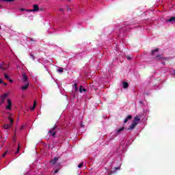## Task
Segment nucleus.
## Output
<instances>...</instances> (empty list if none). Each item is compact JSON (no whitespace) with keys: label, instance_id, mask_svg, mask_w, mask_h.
<instances>
[{"label":"nucleus","instance_id":"nucleus-1","mask_svg":"<svg viewBox=\"0 0 175 175\" xmlns=\"http://www.w3.org/2000/svg\"><path fill=\"white\" fill-rule=\"evenodd\" d=\"M57 126L55 125L53 128H52L49 131V136H52V137H55V135L57 134Z\"/></svg>","mask_w":175,"mask_h":175},{"label":"nucleus","instance_id":"nucleus-2","mask_svg":"<svg viewBox=\"0 0 175 175\" xmlns=\"http://www.w3.org/2000/svg\"><path fill=\"white\" fill-rule=\"evenodd\" d=\"M154 59H156V61H162V59H165V61H167V57H164L163 55H154Z\"/></svg>","mask_w":175,"mask_h":175},{"label":"nucleus","instance_id":"nucleus-3","mask_svg":"<svg viewBox=\"0 0 175 175\" xmlns=\"http://www.w3.org/2000/svg\"><path fill=\"white\" fill-rule=\"evenodd\" d=\"M8 120L10 121V124H5L3 126L5 129H9V128H10L12 125H13V119L12 118V117H8Z\"/></svg>","mask_w":175,"mask_h":175},{"label":"nucleus","instance_id":"nucleus-4","mask_svg":"<svg viewBox=\"0 0 175 175\" xmlns=\"http://www.w3.org/2000/svg\"><path fill=\"white\" fill-rule=\"evenodd\" d=\"M12 106H13V105L12 104V100H10V99H8L7 106H5L6 110H12Z\"/></svg>","mask_w":175,"mask_h":175},{"label":"nucleus","instance_id":"nucleus-5","mask_svg":"<svg viewBox=\"0 0 175 175\" xmlns=\"http://www.w3.org/2000/svg\"><path fill=\"white\" fill-rule=\"evenodd\" d=\"M27 12H39V5L34 4L32 10H26Z\"/></svg>","mask_w":175,"mask_h":175},{"label":"nucleus","instance_id":"nucleus-6","mask_svg":"<svg viewBox=\"0 0 175 175\" xmlns=\"http://www.w3.org/2000/svg\"><path fill=\"white\" fill-rule=\"evenodd\" d=\"M58 159H59V158L58 157H55L54 159H53L50 162L49 164L51 166H53V165H55V163H57V162H58Z\"/></svg>","mask_w":175,"mask_h":175},{"label":"nucleus","instance_id":"nucleus-7","mask_svg":"<svg viewBox=\"0 0 175 175\" xmlns=\"http://www.w3.org/2000/svg\"><path fill=\"white\" fill-rule=\"evenodd\" d=\"M23 83H28V77L25 73L22 74Z\"/></svg>","mask_w":175,"mask_h":175},{"label":"nucleus","instance_id":"nucleus-8","mask_svg":"<svg viewBox=\"0 0 175 175\" xmlns=\"http://www.w3.org/2000/svg\"><path fill=\"white\" fill-rule=\"evenodd\" d=\"M54 170H55V172L53 174H57L58 172H59V170H61V165L57 164L56 167L54 168Z\"/></svg>","mask_w":175,"mask_h":175},{"label":"nucleus","instance_id":"nucleus-9","mask_svg":"<svg viewBox=\"0 0 175 175\" xmlns=\"http://www.w3.org/2000/svg\"><path fill=\"white\" fill-rule=\"evenodd\" d=\"M28 87H29V83L27 82L25 83V85L21 88V90H22L23 91H25V90H28Z\"/></svg>","mask_w":175,"mask_h":175},{"label":"nucleus","instance_id":"nucleus-10","mask_svg":"<svg viewBox=\"0 0 175 175\" xmlns=\"http://www.w3.org/2000/svg\"><path fill=\"white\" fill-rule=\"evenodd\" d=\"M122 86H123V88L124 89L128 88L129 87V84L128 83V82L123 81Z\"/></svg>","mask_w":175,"mask_h":175},{"label":"nucleus","instance_id":"nucleus-11","mask_svg":"<svg viewBox=\"0 0 175 175\" xmlns=\"http://www.w3.org/2000/svg\"><path fill=\"white\" fill-rule=\"evenodd\" d=\"M124 129H125V128L124 126H122L120 129H117L116 130V133H120L121 132H122V131H124Z\"/></svg>","mask_w":175,"mask_h":175},{"label":"nucleus","instance_id":"nucleus-12","mask_svg":"<svg viewBox=\"0 0 175 175\" xmlns=\"http://www.w3.org/2000/svg\"><path fill=\"white\" fill-rule=\"evenodd\" d=\"M140 121V118L139 116H135L133 122L137 124Z\"/></svg>","mask_w":175,"mask_h":175},{"label":"nucleus","instance_id":"nucleus-13","mask_svg":"<svg viewBox=\"0 0 175 175\" xmlns=\"http://www.w3.org/2000/svg\"><path fill=\"white\" fill-rule=\"evenodd\" d=\"M137 125V123H135L133 122V124L129 126V129H135V126Z\"/></svg>","mask_w":175,"mask_h":175},{"label":"nucleus","instance_id":"nucleus-14","mask_svg":"<svg viewBox=\"0 0 175 175\" xmlns=\"http://www.w3.org/2000/svg\"><path fill=\"white\" fill-rule=\"evenodd\" d=\"M131 119H132V116L131 115L128 116L127 118L124 120V124H126V122H128V120Z\"/></svg>","mask_w":175,"mask_h":175},{"label":"nucleus","instance_id":"nucleus-15","mask_svg":"<svg viewBox=\"0 0 175 175\" xmlns=\"http://www.w3.org/2000/svg\"><path fill=\"white\" fill-rule=\"evenodd\" d=\"M85 91H87V90H85V88H84L83 86H80L79 92H85Z\"/></svg>","mask_w":175,"mask_h":175},{"label":"nucleus","instance_id":"nucleus-16","mask_svg":"<svg viewBox=\"0 0 175 175\" xmlns=\"http://www.w3.org/2000/svg\"><path fill=\"white\" fill-rule=\"evenodd\" d=\"M167 21H168L169 23L175 22V17H174V16L171 17L170 19H168Z\"/></svg>","mask_w":175,"mask_h":175},{"label":"nucleus","instance_id":"nucleus-17","mask_svg":"<svg viewBox=\"0 0 175 175\" xmlns=\"http://www.w3.org/2000/svg\"><path fill=\"white\" fill-rule=\"evenodd\" d=\"M8 98V94H4L3 95L1 96V98L3 100L6 99Z\"/></svg>","mask_w":175,"mask_h":175},{"label":"nucleus","instance_id":"nucleus-18","mask_svg":"<svg viewBox=\"0 0 175 175\" xmlns=\"http://www.w3.org/2000/svg\"><path fill=\"white\" fill-rule=\"evenodd\" d=\"M36 107V102L34 101V103L33 105V107L31 109V111H33L35 110Z\"/></svg>","mask_w":175,"mask_h":175},{"label":"nucleus","instance_id":"nucleus-19","mask_svg":"<svg viewBox=\"0 0 175 175\" xmlns=\"http://www.w3.org/2000/svg\"><path fill=\"white\" fill-rule=\"evenodd\" d=\"M8 152H9V150H6L2 155V158H5L6 155H8Z\"/></svg>","mask_w":175,"mask_h":175},{"label":"nucleus","instance_id":"nucleus-20","mask_svg":"<svg viewBox=\"0 0 175 175\" xmlns=\"http://www.w3.org/2000/svg\"><path fill=\"white\" fill-rule=\"evenodd\" d=\"M4 77L5 79H6V80H10V77H9V75H8V74H4Z\"/></svg>","mask_w":175,"mask_h":175},{"label":"nucleus","instance_id":"nucleus-21","mask_svg":"<svg viewBox=\"0 0 175 175\" xmlns=\"http://www.w3.org/2000/svg\"><path fill=\"white\" fill-rule=\"evenodd\" d=\"M2 2H13L14 0H1Z\"/></svg>","mask_w":175,"mask_h":175},{"label":"nucleus","instance_id":"nucleus-22","mask_svg":"<svg viewBox=\"0 0 175 175\" xmlns=\"http://www.w3.org/2000/svg\"><path fill=\"white\" fill-rule=\"evenodd\" d=\"M84 165V163H83V162H81V163H79V165H78V167H83V165Z\"/></svg>","mask_w":175,"mask_h":175},{"label":"nucleus","instance_id":"nucleus-23","mask_svg":"<svg viewBox=\"0 0 175 175\" xmlns=\"http://www.w3.org/2000/svg\"><path fill=\"white\" fill-rule=\"evenodd\" d=\"M58 72H59L60 73H62V72H64V68H59Z\"/></svg>","mask_w":175,"mask_h":175},{"label":"nucleus","instance_id":"nucleus-24","mask_svg":"<svg viewBox=\"0 0 175 175\" xmlns=\"http://www.w3.org/2000/svg\"><path fill=\"white\" fill-rule=\"evenodd\" d=\"M20 151V145H18V150H16V152H15L16 154H18V152Z\"/></svg>","mask_w":175,"mask_h":175},{"label":"nucleus","instance_id":"nucleus-25","mask_svg":"<svg viewBox=\"0 0 175 175\" xmlns=\"http://www.w3.org/2000/svg\"><path fill=\"white\" fill-rule=\"evenodd\" d=\"M29 55L32 59H35V56H33V54H32V53H31Z\"/></svg>","mask_w":175,"mask_h":175},{"label":"nucleus","instance_id":"nucleus-26","mask_svg":"<svg viewBox=\"0 0 175 175\" xmlns=\"http://www.w3.org/2000/svg\"><path fill=\"white\" fill-rule=\"evenodd\" d=\"M159 51V49L157 48L154 50V53H157V51Z\"/></svg>","mask_w":175,"mask_h":175},{"label":"nucleus","instance_id":"nucleus-27","mask_svg":"<svg viewBox=\"0 0 175 175\" xmlns=\"http://www.w3.org/2000/svg\"><path fill=\"white\" fill-rule=\"evenodd\" d=\"M127 59H128L129 61H131V59H132V57H131L128 56V57H127Z\"/></svg>","mask_w":175,"mask_h":175},{"label":"nucleus","instance_id":"nucleus-28","mask_svg":"<svg viewBox=\"0 0 175 175\" xmlns=\"http://www.w3.org/2000/svg\"><path fill=\"white\" fill-rule=\"evenodd\" d=\"M20 10H21V12H24V11L25 10V9H24V8H21Z\"/></svg>","mask_w":175,"mask_h":175},{"label":"nucleus","instance_id":"nucleus-29","mask_svg":"<svg viewBox=\"0 0 175 175\" xmlns=\"http://www.w3.org/2000/svg\"><path fill=\"white\" fill-rule=\"evenodd\" d=\"M1 103H3V102H5V100H3V98H1Z\"/></svg>","mask_w":175,"mask_h":175},{"label":"nucleus","instance_id":"nucleus-30","mask_svg":"<svg viewBox=\"0 0 175 175\" xmlns=\"http://www.w3.org/2000/svg\"><path fill=\"white\" fill-rule=\"evenodd\" d=\"M0 69H5V68H3L2 65L0 64Z\"/></svg>","mask_w":175,"mask_h":175},{"label":"nucleus","instance_id":"nucleus-31","mask_svg":"<svg viewBox=\"0 0 175 175\" xmlns=\"http://www.w3.org/2000/svg\"><path fill=\"white\" fill-rule=\"evenodd\" d=\"M2 83H3V81L0 79V84H2Z\"/></svg>","mask_w":175,"mask_h":175},{"label":"nucleus","instance_id":"nucleus-32","mask_svg":"<svg viewBox=\"0 0 175 175\" xmlns=\"http://www.w3.org/2000/svg\"><path fill=\"white\" fill-rule=\"evenodd\" d=\"M74 86L76 88L77 87V83H74Z\"/></svg>","mask_w":175,"mask_h":175},{"label":"nucleus","instance_id":"nucleus-33","mask_svg":"<svg viewBox=\"0 0 175 175\" xmlns=\"http://www.w3.org/2000/svg\"><path fill=\"white\" fill-rule=\"evenodd\" d=\"M77 90H79V88L77 87H75V91H77Z\"/></svg>","mask_w":175,"mask_h":175},{"label":"nucleus","instance_id":"nucleus-34","mask_svg":"<svg viewBox=\"0 0 175 175\" xmlns=\"http://www.w3.org/2000/svg\"><path fill=\"white\" fill-rule=\"evenodd\" d=\"M10 83H13V81L10 79Z\"/></svg>","mask_w":175,"mask_h":175},{"label":"nucleus","instance_id":"nucleus-35","mask_svg":"<svg viewBox=\"0 0 175 175\" xmlns=\"http://www.w3.org/2000/svg\"><path fill=\"white\" fill-rule=\"evenodd\" d=\"M64 10L62 8L59 9L60 12H62Z\"/></svg>","mask_w":175,"mask_h":175},{"label":"nucleus","instance_id":"nucleus-36","mask_svg":"<svg viewBox=\"0 0 175 175\" xmlns=\"http://www.w3.org/2000/svg\"><path fill=\"white\" fill-rule=\"evenodd\" d=\"M24 129V126H22L21 127V129Z\"/></svg>","mask_w":175,"mask_h":175},{"label":"nucleus","instance_id":"nucleus-37","mask_svg":"<svg viewBox=\"0 0 175 175\" xmlns=\"http://www.w3.org/2000/svg\"><path fill=\"white\" fill-rule=\"evenodd\" d=\"M152 54H154V50L152 51Z\"/></svg>","mask_w":175,"mask_h":175},{"label":"nucleus","instance_id":"nucleus-38","mask_svg":"<svg viewBox=\"0 0 175 175\" xmlns=\"http://www.w3.org/2000/svg\"><path fill=\"white\" fill-rule=\"evenodd\" d=\"M4 85H8V83H4Z\"/></svg>","mask_w":175,"mask_h":175},{"label":"nucleus","instance_id":"nucleus-39","mask_svg":"<svg viewBox=\"0 0 175 175\" xmlns=\"http://www.w3.org/2000/svg\"><path fill=\"white\" fill-rule=\"evenodd\" d=\"M162 64H163V65H165V62H162Z\"/></svg>","mask_w":175,"mask_h":175},{"label":"nucleus","instance_id":"nucleus-40","mask_svg":"<svg viewBox=\"0 0 175 175\" xmlns=\"http://www.w3.org/2000/svg\"><path fill=\"white\" fill-rule=\"evenodd\" d=\"M139 103H141V105H142V103H143V102L140 101Z\"/></svg>","mask_w":175,"mask_h":175},{"label":"nucleus","instance_id":"nucleus-41","mask_svg":"<svg viewBox=\"0 0 175 175\" xmlns=\"http://www.w3.org/2000/svg\"><path fill=\"white\" fill-rule=\"evenodd\" d=\"M31 41H33V39H31Z\"/></svg>","mask_w":175,"mask_h":175}]
</instances>
